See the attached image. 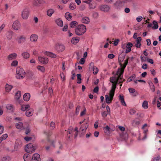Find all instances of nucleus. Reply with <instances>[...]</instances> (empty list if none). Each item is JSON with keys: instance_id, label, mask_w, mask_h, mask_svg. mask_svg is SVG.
<instances>
[{"instance_id": "nucleus-1", "label": "nucleus", "mask_w": 161, "mask_h": 161, "mask_svg": "<svg viewBox=\"0 0 161 161\" xmlns=\"http://www.w3.org/2000/svg\"><path fill=\"white\" fill-rule=\"evenodd\" d=\"M119 74L117 71L116 73V77L115 76L110 78V81L113 83L111 89H113L114 88V91H115L117 83H122L125 81L124 79L122 80L123 75H119L120 74Z\"/></svg>"}, {"instance_id": "nucleus-2", "label": "nucleus", "mask_w": 161, "mask_h": 161, "mask_svg": "<svg viewBox=\"0 0 161 161\" xmlns=\"http://www.w3.org/2000/svg\"><path fill=\"white\" fill-rule=\"evenodd\" d=\"M86 26L83 25H78L75 29L76 34L78 36L82 35L86 31Z\"/></svg>"}, {"instance_id": "nucleus-3", "label": "nucleus", "mask_w": 161, "mask_h": 161, "mask_svg": "<svg viewBox=\"0 0 161 161\" xmlns=\"http://www.w3.org/2000/svg\"><path fill=\"white\" fill-rule=\"evenodd\" d=\"M26 73L22 68L18 67L17 69L16 77L17 79H22L24 78Z\"/></svg>"}, {"instance_id": "nucleus-4", "label": "nucleus", "mask_w": 161, "mask_h": 161, "mask_svg": "<svg viewBox=\"0 0 161 161\" xmlns=\"http://www.w3.org/2000/svg\"><path fill=\"white\" fill-rule=\"evenodd\" d=\"M115 91L114 88H113V89H111L110 91L109 95H105L106 101L107 103H110L111 102L114 94Z\"/></svg>"}, {"instance_id": "nucleus-5", "label": "nucleus", "mask_w": 161, "mask_h": 161, "mask_svg": "<svg viewBox=\"0 0 161 161\" xmlns=\"http://www.w3.org/2000/svg\"><path fill=\"white\" fill-rule=\"evenodd\" d=\"M119 129L122 132L120 134V136L122 140H125L128 137V134L125 131V129L123 126H118Z\"/></svg>"}, {"instance_id": "nucleus-6", "label": "nucleus", "mask_w": 161, "mask_h": 161, "mask_svg": "<svg viewBox=\"0 0 161 161\" xmlns=\"http://www.w3.org/2000/svg\"><path fill=\"white\" fill-rule=\"evenodd\" d=\"M88 125L89 124L87 121H86L85 123L81 125L80 128L79 132L82 135L84 134Z\"/></svg>"}, {"instance_id": "nucleus-7", "label": "nucleus", "mask_w": 161, "mask_h": 161, "mask_svg": "<svg viewBox=\"0 0 161 161\" xmlns=\"http://www.w3.org/2000/svg\"><path fill=\"white\" fill-rule=\"evenodd\" d=\"M129 58H128L125 61L124 63L123 64H120V66L121 67V68L120 69H119L118 70V73H119L120 75H123L124 69L126 66L128 62Z\"/></svg>"}, {"instance_id": "nucleus-8", "label": "nucleus", "mask_w": 161, "mask_h": 161, "mask_svg": "<svg viewBox=\"0 0 161 161\" xmlns=\"http://www.w3.org/2000/svg\"><path fill=\"white\" fill-rule=\"evenodd\" d=\"M35 149V147L33 146L31 143H29L27 144L25 148V151L29 153H33Z\"/></svg>"}, {"instance_id": "nucleus-9", "label": "nucleus", "mask_w": 161, "mask_h": 161, "mask_svg": "<svg viewBox=\"0 0 161 161\" xmlns=\"http://www.w3.org/2000/svg\"><path fill=\"white\" fill-rule=\"evenodd\" d=\"M125 3V0H118L114 3V5L116 8L120 9L124 5Z\"/></svg>"}, {"instance_id": "nucleus-10", "label": "nucleus", "mask_w": 161, "mask_h": 161, "mask_svg": "<svg viewBox=\"0 0 161 161\" xmlns=\"http://www.w3.org/2000/svg\"><path fill=\"white\" fill-rule=\"evenodd\" d=\"M55 49L58 52H62L65 50V47L62 44L57 43L55 45Z\"/></svg>"}, {"instance_id": "nucleus-11", "label": "nucleus", "mask_w": 161, "mask_h": 161, "mask_svg": "<svg viewBox=\"0 0 161 161\" xmlns=\"http://www.w3.org/2000/svg\"><path fill=\"white\" fill-rule=\"evenodd\" d=\"M22 146V142L19 139H17L15 142L14 146V151H17Z\"/></svg>"}, {"instance_id": "nucleus-12", "label": "nucleus", "mask_w": 161, "mask_h": 161, "mask_svg": "<svg viewBox=\"0 0 161 161\" xmlns=\"http://www.w3.org/2000/svg\"><path fill=\"white\" fill-rule=\"evenodd\" d=\"M29 15V11L28 10L25 8L24 9L22 12L21 16L24 19H27Z\"/></svg>"}, {"instance_id": "nucleus-13", "label": "nucleus", "mask_w": 161, "mask_h": 161, "mask_svg": "<svg viewBox=\"0 0 161 161\" xmlns=\"http://www.w3.org/2000/svg\"><path fill=\"white\" fill-rule=\"evenodd\" d=\"M142 129L143 130V132L144 134V137L142 138V140L145 139L147 137V134L148 132L147 125L145 124L142 127Z\"/></svg>"}, {"instance_id": "nucleus-14", "label": "nucleus", "mask_w": 161, "mask_h": 161, "mask_svg": "<svg viewBox=\"0 0 161 161\" xmlns=\"http://www.w3.org/2000/svg\"><path fill=\"white\" fill-rule=\"evenodd\" d=\"M20 27V24L18 20L15 21L13 24L12 27L15 30H19Z\"/></svg>"}, {"instance_id": "nucleus-15", "label": "nucleus", "mask_w": 161, "mask_h": 161, "mask_svg": "<svg viewBox=\"0 0 161 161\" xmlns=\"http://www.w3.org/2000/svg\"><path fill=\"white\" fill-rule=\"evenodd\" d=\"M26 37L23 35L21 36L17 37V40L19 44L24 42L26 41Z\"/></svg>"}, {"instance_id": "nucleus-16", "label": "nucleus", "mask_w": 161, "mask_h": 161, "mask_svg": "<svg viewBox=\"0 0 161 161\" xmlns=\"http://www.w3.org/2000/svg\"><path fill=\"white\" fill-rule=\"evenodd\" d=\"M109 8H110L109 6L106 5H102L100 7V10L104 12H108Z\"/></svg>"}, {"instance_id": "nucleus-17", "label": "nucleus", "mask_w": 161, "mask_h": 161, "mask_svg": "<svg viewBox=\"0 0 161 161\" xmlns=\"http://www.w3.org/2000/svg\"><path fill=\"white\" fill-rule=\"evenodd\" d=\"M38 38V36L36 34H32L30 36V41L32 42H36L37 41Z\"/></svg>"}, {"instance_id": "nucleus-18", "label": "nucleus", "mask_w": 161, "mask_h": 161, "mask_svg": "<svg viewBox=\"0 0 161 161\" xmlns=\"http://www.w3.org/2000/svg\"><path fill=\"white\" fill-rule=\"evenodd\" d=\"M38 60L41 63L44 64H47L48 61L47 58L41 57H38Z\"/></svg>"}, {"instance_id": "nucleus-19", "label": "nucleus", "mask_w": 161, "mask_h": 161, "mask_svg": "<svg viewBox=\"0 0 161 161\" xmlns=\"http://www.w3.org/2000/svg\"><path fill=\"white\" fill-rule=\"evenodd\" d=\"M17 56V55L16 53H14L9 54L7 58L8 60H9L14 59L16 58Z\"/></svg>"}, {"instance_id": "nucleus-20", "label": "nucleus", "mask_w": 161, "mask_h": 161, "mask_svg": "<svg viewBox=\"0 0 161 161\" xmlns=\"http://www.w3.org/2000/svg\"><path fill=\"white\" fill-rule=\"evenodd\" d=\"M55 12V10L54 9L50 8L47 9V14L48 16L51 17Z\"/></svg>"}, {"instance_id": "nucleus-21", "label": "nucleus", "mask_w": 161, "mask_h": 161, "mask_svg": "<svg viewBox=\"0 0 161 161\" xmlns=\"http://www.w3.org/2000/svg\"><path fill=\"white\" fill-rule=\"evenodd\" d=\"M14 32L12 31H9L7 32L6 34L7 38L8 40H10L13 36Z\"/></svg>"}, {"instance_id": "nucleus-22", "label": "nucleus", "mask_w": 161, "mask_h": 161, "mask_svg": "<svg viewBox=\"0 0 161 161\" xmlns=\"http://www.w3.org/2000/svg\"><path fill=\"white\" fill-rule=\"evenodd\" d=\"M132 46V44L131 42H129L127 44L125 53H128L131 51V48Z\"/></svg>"}, {"instance_id": "nucleus-23", "label": "nucleus", "mask_w": 161, "mask_h": 161, "mask_svg": "<svg viewBox=\"0 0 161 161\" xmlns=\"http://www.w3.org/2000/svg\"><path fill=\"white\" fill-rule=\"evenodd\" d=\"M81 21L83 23L88 24L90 22V20L88 17L85 16L82 18Z\"/></svg>"}, {"instance_id": "nucleus-24", "label": "nucleus", "mask_w": 161, "mask_h": 161, "mask_svg": "<svg viewBox=\"0 0 161 161\" xmlns=\"http://www.w3.org/2000/svg\"><path fill=\"white\" fill-rule=\"evenodd\" d=\"M27 77L29 79H32L34 78V73L31 71H29L27 72L25 74Z\"/></svg>"}, {"instance_id": "nucleus-25", "label": "nucleus", "mask_w": 161, "mask_h": 161, "mask_svg": "<svg viewBox=\"0 0 161 161\" xmlns=\"http://www.w3.org/2000/svg\"><path fill=\"white\" fill-rule=\"evenodd\" d=\"M129 91L130 93H133L132 95L134 97H136L138 95V93L136 91L135 89L130 88H129Z\"/></svg>"}, {"instance_id": "nucleus-26", "label": "nucleus", "mask_w": 161, "mask_h": 161, "mask_svg": "<svg viewBox=\"0 0 161 161\" xmlns=\"http://www.w3.org/2000/svg\"><path fill=\"white\" fill-rule=\"evenodd\" d=\"M33 113V110L32 108H29L26 112V115L27 116H30L32 115Z\"/></svg>"}, {"instance_id": "nucleus-27", "label": "nucleus", "mask_w": 161, "mask_h": 161, "mask_svg": "<svg viewBox=\"0 0 161 161\" xmlns=\"http://www.w3.org/2000/svg\"><path fill=\"white\" fill-rule=\"evenodd\" d=\"M12 86L7 84L5 85V91L7 92H9L13 88Z\"/></svg>"}, {"instance_id": "nucleus-28", "label": "nucleus", "mask_w": 161, "mask_h": 161, "mask_svg": "<svg viewBox=\"0 0 161 161\" xmlns=\"http://www.w3.org/2000/svg\"><path fill=\"white\" fill-rule=\"evenodd\" d=\"M30 94L28 93H25L23 96V98L26 101H28L30 98Z\"/></svg>"}, {"instance_id": "nucleus-29", "label": "nucleus", "mask_w": 161, "mask_h": 161, "mask_svg": "<svg viewBox=\"0 0 161 161\" xmlns=\"http://www.w3.org/2000/svg\"><path fill=\"white\" fill-rule=\"evenodd\" d=\"M119 100L120 101L121 104L123 106H126V104L124 101L123 96L120 95L119 96Z\"/></svg>"}, {"instance_id": "nucleus-30", "label": "nucleus", "mask_w": 161, "mask_h": 161, "mask_svg": "<svg viewBox=\"0 0 161 161\" xmlns=\"http://www.w3.org/2000/svg\"><path fill=\"white\" fill-rule=\"evenodd\" d=\"M32 159L35 160H38L40 161V155L38 153H35L33 154Z\"/></svg>"}, {"instance_id": "nucleus-31", "label": "nucleus", "mask_w": 161, "mask_h": 161, "mask_svg": "<svg viewBox=\"0 0 161 161\" xmlns=\"http://www.w3.org/2000/svg\"><path fill=\"white\" fill-rule=\"evenodd\" d=\"M16 127L18 129H22L23 128V123L19 122L16 124Z\"/></svg>"}, {"instance_id": "nucleus-32", "label": "nucleus", "mask_w": 161, "mask_h": 161, "mask_svg": "<svg viewBox=\"0 0 161 161\" xmlns=\"http://www.w3.org/2000/svg\"><path fill=\"white\" fill-rule=\"evenodd\" d=\"M30 106L29 105H22L21 106V109L23 111L27 110L29 108Z\"/></svg>"}, {"instance_id": "nucleus-33", "label": "nucleus", "mask_w": 161, "mask_h": 161, "mask_svg": "<svg viewBox=\"0 0 161 161\" xmlns=\"http://www.w3.org/2000/svg\"><path fill=\"white\" fill-rule=\"evenodd\" d=\"M56 24L60 26H63V22L60 19H57L56 20Z\"/></svg>"}, {"instance_id": "nucleus-34", "label": "nucleus", "mask_w": 161, "mask_h": 161, "mask_svg": "<svg viewBox=\"0 0 161 161\" xmlns=\"http://www.w3.org/2000/svg\"><path fill=\"white\" fill-rule=\"evenodd\" d=\"M79 41V38L78 37H73L71 40V42L74 44H76Z\"/></svg>"}, {"instance_id": "nucleus-35", "label": "nucleus", "mask_w": 161, "mask_h": 161, "mask_svg": "<svg viewBox=\"0 0 161 161\" xmlns=\"http://www.w3.org/2000/svg\"><path fill=\"white\" fill-rule=\"evenodd\" d=\"M153 24L154 25L152 27V29L155 30L157 29L158 28V25L156 21L155 20L153 21Z\"/></svg>"}, {"instance_id": "nucleus-36", "label": "nucleus", "mask_w": 161, "mask_h": 161, "mask_svg": "<svg viewBox=\"0 0 161 161\" xmlns=\"http://www.w3.org/2000/svg\"><path fill=\"white\" fill-rule=\"evenodd\" d=\"M21 55L24 58L27 59L29 58L30 57L29 54L26 52H24Z\"/></svg>"}, {"instance_id": "nucleus-37", "label": "nucleus", "mask_w": 161, "mask_h": 161, "mask_svg": "<svg viewBox=\"0 0 161 161\" xmlns=\"http://www.w3.org/2000/svg\"><path fill=\"white\" fill-rule=\"evenodd\" d=\"M23 158L25 161H28L30 158V156L29 154H25L23 156Z\"/></svg>"}, {"instance_id": "nucleus-38", "label": "nucleus", "mask_w": 161, "mask_h": 161, "mask_svg": "<svg viewBox=\"0 0 161 161\" xmlns=\"http://www.w3.org/2000/svg\"><path fill=\"white\" fill-rule=\"evenodd\" d=\"M21 92L20 91H18L15 96V98L17 100H19L21 97Z\"/></svg>"}, {"instance_id": "nucleus-39", "label": "nucleus", "mask_w": 161, "mask_h": 161, "mask_svg": "<svg viewBox=\"0 0 161 161\" xmlns=\"http://www.w3.org/2000/svg\"><path fill=\"white\" fill-rule=\"evenodd\" d=\"M110 128L107 125L103 128V130L105 133L108 134L110 133Z\"/></svg>"}, {"instance_id": "nucleus-40", "label": "nucleus", "mask_w": 161, "mask_h": 161, "mask_svg": "<svg viewBox=\"0 0 161 161\" xmlns=\"http://www.w3.org/2000/svg\"><path fill=\"white\" fill-rule=\"evenodd\" d=\"M136 76L135 74H133L127 80V82H130L134 80L136 78Z\"/></svg>"}, {"instance_id": "nucleus-41", "label": "nucleus", "mask_w": 161, "mask_h": 161, "mask_svg": "<svg viewBox=\"0 0 161 161\" xmlns=\"http://www.w3.org/2000/svg\"><path fill=\"white\" fill-rule=\"evenodd\" d=\"M142 107L144 109L147 108L148 107V102L147 101H144L142 104Z\"/></svg>"}, {"instance_id": "nucleus-42", "label": "nucleus", "mask_w": 161, "mask_h": 161, "mask_svg": "<svg viewBox=\"0 0 161 161\" xmlns=\"http://www.w3.org/2000/svg\"><path fill=\"white\" fill-rule=\"evenodd\" d=\"M65 17L66 19L68 20H70L72 18V16L69 12H67L65 14Z\"/></svg>"}, {"instance_id": "nucleus-43", "label": "nucleus", "mask_w": 161, "mask_h": 161, "mask_svg": "<svg viewBox=\"0 0 161 161\" xmlns=\"http://www.w3.org/2000/svg\"><path fill=\"white\" fill-rule=\"evenodd\" d=\"M43 0H34V4L35 6H37L38 3L42 4L43 3Z\"/></svg>"}, {"instance_id": "nucleus-44", "label": "nucleus", "mask_w": 161, "mask_h": 161, "mask_svg": "<svg viewBox=\"0 0 161 161\" xmlns=\"http://www.w3.org/2000/svg\"><path fill=\"white\" fill-rule=\"evenodd\" d=\"M46 54L48 56L53 58H55L56 57V55L52 53L46 52Z\"/></svg>"}, {"instance_id": "nucleus-45", "label": "nucleus", "mask_w": 161, "mask_h": 161, "mask_svg": "<svg viewBox=\"0 0 161 161\" xmlns=\"http://www.w3.org/2000/svg\"><path fill=\"white\" fill-rule=\"evenodd\" d=\"M76 7L75 4V3H71L69 5L70 9L72 10L75 9Z\"/></svg>"}, {"instance_id": "nucleus-46", "label": "nucleus", "mask_w": 161, "mask_h": 161, "mask_svg": "<svg viewBox=\"0 0 161 161\" xmlns=\"http://www.w3.org/2000/svg\"><path fill=\"white\" fill-rule=\"evenodd\" d=\"M37 69L42 72H43L45 71V69L44 67L38 65L37 66Z\"/></svg>"}, {"instance_id": "nucleus-47", "label": "nucleus", "mask_w": 161, "mask_h": 161, "mask_svg": "<svg viewBox=\"0 0 161 161\" xmlns=\"http://www.w3.org/2000/svg\"><path fill=\"white\" fill-rule=\"evenodd\" d=\"M77 22L75 21H72L70 24V27L71 28H74L77 25Z\"/></svg>"}, {"instance_id": "nucleus-48", "label": "nucleus", "mask_w": 161, "mask_h": 161, "mask_svg": "<svg viewBox=\"0 0 161 161\" xmlns=\"http://www.w3.org/2000/svg\"><path fill=\"white\" fill-rule=\"evenodd\" d=\"M6 108L8 110H11L13 111L14 109L13 106L10 104H8L6 105Z\"/></svg>"}, {"instance_id": "nucleus-49", "label": "nucleus", "mask_w": 161, "mask_h": 161, "mask_svg": "<svg viewBox=\"0 0 161 161\" xmlns=\"http://www.w3.org/2000/svg\"><path fill=\"white\" fill-rule=\"evenodd\" d=\"M93 74L94 75H96L98 71V69L96 66H94L93 67Z\"/></svg>"}, {"instance_id": "nucleus-50", "label": "nucleus", "mask_w": 161, "mask_h": 161, "mask_svg": "<svg viewBox=\"0 0 161 161\" xmlns=\"http://www.w3.org/2000/svg\"><path fill=\"white\" fill-rule=\"evenodd\" d=\"M150 87V89L152 90V92H154L155 91V88L154 85L152 82L149 83Z\"/></svg>"}, {"instance_id": "nucleus-51", "label": "nucleus", "mask_w": 161, "mask_h": 161, "mask_svg": "<svg viewBox=\"0 0 161 161\" xmlns=\"http://www.w3.org/2000/svg\"><path fill=\"white\" fill-rule=\"evenodd\" d=\"M90 9H93L96 8V5L95 3H92L89 5Z\"/></svg>"}, {"instance_id": "nucleus-52", "label": "nucleus", "mask_w": 161, "mask_h": 161, "mask_svg": "<svg viewBox=\"0 0 161 161\" xmlns=\"http://www.w3.org/2000/svg\"><path fill=\"white\" fill-rule=\"evenodd\" d=\"M142 40V38L141 37H138L136 38V43L139 44V46H141V42Z\"/></svg>"}, {"instance_id": "nucleus-53", "label": "nucleus", "mask_w": 161, "mask_h": 161, "mask_svg": "<svg viewBox=\"0 0 161 161\" xmlns=\"http://www.w3.org/2000/svg\"><path fill=\"white\" fill-rule=\"evenodd\" d=\"M18 64V62L17 60H14L11 64L12 66H16Z\"/></svg>"}, {"instance_id": "nucleus-54", "label": "nucleus", "mask_w": 161, "mask_h": 161, "mask_svg": "<svg viewBox=\"0 0 161 161\" xmlns=\"http://www.w3.org/2000/svg\"><path fill=\"white\" fill-rule=\"evenodd\" d=\"M1 161H10V158L8 157H3Z\"/></svg>"}, {"instance_id": "nucleus-55", "label": "nucleus", "mask_w": 161, "mask_h": 161, "mask_svg": "<svg viewBox=\"0 0 161 161\" xmlns=\"http://www.w3.org/2000/svg\"><path fill=\"white\" fill-rule=\"evenodd\" d=\"M153 161H161V159L160 156H157L154 158Z\"/></svg>"}, {"instance_id": "nucleus-56", "label": "nucleus", "mask_w": 161, "mask_h": 161, "mask_svg": "<svg viewBox=\"0 0 161 161\" xmlns=\"http://www.w3.org/2000/svg\"><path fill=\"white\" fill-rule=\"evenodd\" d=\"M141 61L142 62H145L147 60V58L143 55L141 56Z\"/></svg>"}, {"instance_id": "nucleus-57", "label": "nucleus", "mask_w": 161, "mask_h": 161, "mask_svg": "<svg viewBox=\"0 0 161 161\" xmlns=\"http://www.w3.org/2000/svg\"><path fill=\"white\" fill-rule=\"evenodd\" d=\"M107 112V111H104L102 113V115L103 117L104 118H105L106 117L108 114Z\"/></svg>"}, {"instance_id": "nucleus-58", "label": "nucleus", "mask_w": 161, "mask_h": 161, "mask_svg": "<svg viewBox=\"0 0 161 161\" xmlns=\"http://www.w3.org/2000/svg\"><path fill=\"white\" fill-rule=\"evenodd\" d=\"M55 123L53 122H51L50 124V128L51 129H53L54 128Z\"/></svg>"}, {"instance_id": "nucleus-59", "label": "nucleus", "mask_w": 161, "mask_h": 161, "mask_svg": "<svg viewBox=\"0 0 161 161\" xmlns=\"http://www.w3.org/2000/svg\"><path fill=\"white\" fill-rule=\"evenodd\" d=\"M80 109V107L79 106H77L76 109V114H78Z\"/></svg>"}, {"instance_id": "nucleus-60", "label": "nucleus", "mask_w": 161, "mask_h": 161, "mask_svg": "<svg viewBox=\"0 0 161 161\" xmlns=\"http://www.w3.org/2000/svg\"><path fill=\"white\" fill-rule=\"evenodd\" d=\"M8 137V135L7 134H5L1 136V137L4 140L6 139Z\"/></svg>"}, {"instance_id": "nucleus-61", "label": "nucleus", "mask_w": 161, "mask_h": 161, "mask_svg": "<svg viewBox=\"0 0 161 161\" xmlns=\"http://www.w3.org/2000/svg\"><path fill=\"white\" fill-rule=\"evenodd\" d=\"M86 110L85 108L83 110V111H82L80 114V116H82L84 115L86 113Z\"/></svg>"}, {"instance_id": "nucleus-62", "label": "nucleus", "mask_w": 161, "mask_h": 161, "mask_svg": "<svg viewBox=\"0 0 161 161\" xmlns=\"http://www.w3.org/2000/svg\"><path fill=\"white\" fill-rule=\"evenodd\" d=\"M136 112V111L133 109H130L129 111L130 114H135Z\"/></svg>"}, {"instance_id": "nucleus-63", "label": "nucleus", "mask_w": 161, "mask_h": 161, "mask_svg": "<svg viewBox=\"0 0 161 161\" xmlns=\"http://www.w3.org/2000/svg\"><path fill=\"white\" fill-rule=\"evenodd\" d=\"M142 16H139L136 18V20L138 22H140L142 19Z\"/></svg>"}, {"instance_id": "nucleus-64", "label": "nucleus", "mask_w": 161, "mask_h": 161, "mask_svg": "<svg viewBox=\"0 0 161 161\" xmlns=\"http://www.w3.org/2000/svg\"><path fill=\"white\" fill-rule=\"evenodd\" d=\"M73 128L72 127H69L68 130L67 132L69 134H71L72 132Z\"/></svg>"}]
</instances>
